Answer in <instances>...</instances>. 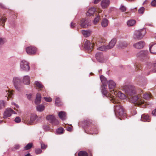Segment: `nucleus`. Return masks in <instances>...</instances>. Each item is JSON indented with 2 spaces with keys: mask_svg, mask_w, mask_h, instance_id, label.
I'll list each match as a JSON object with an SVG mask.
<instances>
[{
  "mask_svg": "<svg viewBox=\"0 0 156 156\" xmlns=\"http://www.w3.org/2000/svg\"><path fill=\"white\" fill-rule=\"evenodd\" d=\"M34 84L37 88L40 89V90H44L43 88L44 86L40 82L36 81L35 82Z\"/></svg>",
  "mask_w": 156,
  "mask_h": 156,
  "instance_id": "393cba45",
  "label": "nucleus"
},
{
  "mask_svg": "<svg viewBox=\"0 0 156 156\" xmlns=\"http://www.w3.org/2000/svg\"><path fill=\"white\" fill-rule=\"evenodd\" d=\"M42 152L40 148H37L35 149V152L37 154H41Z\"/></svg>",
  "mask_w": 156,
  "mask_h": 156,
  "instance_id": "09e8293b",
  "label": "nucleus"
},
{
  "mask_svg": "<svg viewBox=\"0 0 156 156\" xmlns=\"http://www.w3.org/2000/svg\"><path fill=\"white\" fill-rule=\"evenodd\" d=\"M128 44L126 41H121L119 43L118 45L119 47L123 48L127 47Z\"/></svg>",
  "mask_w": 156,
  "mask_h": 156,
  "instance_id": "bb28decb",
  "label": "nucleus"
},
{
  "mask_svg": "<svg viewBox=\"0 0 156 156\" xmlns=\"http://www.w3.org/2000/svg\"><path fill=\"white\" fill-rule=\"evenodd\" d=\"M146 33V30L145 28L136 30L134 32L133 37L135 39L141 40L145 36Z\"/></svg>",
  "mask_w": 156,
  "mask_h": 156,
  "instance_id": "7ed1b4c3",
  "label": "nucleus"
},
{
  "mask_svg": "<svg viewBox=\"0 0 156 156\" xmlns=\"http://www.w3.org/2000/svg\"><path fill=\"white\" fill-rule=\"evenodd\" d=\"M47 147V145H46L43 143H41V147L42 149H45Z\"/></svg>",
  "mask_w": 156,
  "mask_h": 156,
  "instance_id": "8fccbe9b",
  "label": "nucleus"
},
{
  "mask_svg": "<svg viewBox=\"0 0 156 156\" xmlns=\"http://www.w3.org/2000/svg\"><path fill=\"white\" fill-rule=\"evenodd\" d=\"M142 69V66L140 64L136 63V70H140Z\"/></svg>",
  "mask_w": 156,
  "mask_h": 156,
  "instance_id": "a18cd8bd",
  "label": "nucleus"
},
{
  "mask_svg": "<svg viewBox=\"0 0 156 156\" xmlns=\"http://www.w3.org/2000/svg\"><path fill=\"white\" fill-rule=\"evenodd\" d=\"M146 67L147 69H151L152 67L151 71L153 73L156 72V63L154 64H152L151 63H148L147 64Z\"/></svg>",
  "mask_w": 156,
  "mask_h": 156,
  "instance_id": "2eb2a0df",
  "label": "nucleus"
},
{
  "mask_svg": "<svg viewBox=\"0 0 156 156\" xmlns=\"http://www.w3.org/2000/svg\"><path fill=\"white\" fill-rule=\"evenodd\" d=\"M151 5L153 6H156V0H153L151 3Z\"/></svg>",
  "mask_w": 156,
  "mask_h": 156,
  "instance_id": "13d9d810",
  "label": "nucleus"
},
{
  "mask_svg": "<svg viewBox=\"0 0 156 156\" xmlns=\"http://www.w3.org/2000/svg\"><path fill=\"white\" fill-rule=\"evenodd\" d=\"M152 113L153 115L156 116V108L153 111Z\"/></svg>",
  "mask_w": 156,
  "mask_h": 156,
  "instance_id": "bf43d9fd",
  "label": "nucleus"
},
{
  "mask_svg": "<svg viewBox=\"0 0 156 156\" xmlns=\"http://www.w3.org/2000/svg\"><path fill=\"white\" fill-rule=\"evenodd\" d=\"M25 156H30V154L28 153L26 154V155H25Z\"/></svg>",
  "mask_w": 156,
  "mask_h": 156,
  "instance_id": "69168bd1",
  "label": "nucleus"
},
{
  "mask_svg": "<svg viewBox=\"0 0 156 156\" xmlns=\"http://www.w3.org/2000/svg\"><path fill=\"white\" fill-rule=\"evenodd\" d=\"M65 128L66 129V130L69 131H71L72 130V126L71 125L69 126L66 124H64L63 125Z\"/></svg>",
  "mask_w": 156,
  "mask_h": 156,
  "instance_id": "c9c22d12",
  "label": "nucleus"
},
{
  "mask_svg": "<svg viewBox=\"0 0 156 156\" xmlns=\"http://www.w3.org/2000/svg\"><path fill=\"white\" fill-rule=\"evenodd\" d=\"M76 25V24L73 23H71L70 26L72 28H74Z\"/></svg>",
  "mask_w": 156,
  "mask_h": 156,
  "instance_id": "052dcab7",
  "label": "nucleus"
},
{
  "mask_svg": "<svg viewBox=\"0 0 156 156\" xmlns=\"http://www.w3.org/2000/svg\"><path fill=\"white\" fill-rule=\"evenodd\" d=\"M78 155V156H86L88 155V154L85 151H81L79 152Z\"/></svg>",
  "mask_w": 156,
  "mask_h": 156,
  "instance_id": "4c0bfd02",
  "label": "nucleus"
},
{
  "mask_svg": "<svg viewBox=\"0 0 156 156\" xmlns=\"http://www.w3.org/2000/svg\"><path fill=\"white\" fill-rule=\"evenodd\" d=\"M96 10L94 8H91L89 9L88 11L87 15L88 16H90L93 15L95 12Z\"/></svg>",
  "mask_w": 156,
  "mask_h": 156,
  "instance_id": "a878e982",
  "label": "nucleus"
},
{
  "mask_svg": "<svg viewBox=\"0 0 156 156\" xmlns=\"http://www.w3.org/2000/svg\"><path fill=\"white\" fill-rule=\"evenodd\" d=\"M23 82L25 84H29L30 82L29 76H25L23 79Z\"/></svg>",
  "mask_w": 156,
  "mask_h": 156,
  "instance_id": "7c9ffc66",
  "label": "nucleus"
},
{
  "mask_svg": "<svg viewBox=\"0 0 156 156\" xmlns=\"http://www.w3.org/2000/svg\"><path fill=\"white\" fill-rule=\"evenodd\" d=\"M51 122L52 123V124L53 125L55 126L58 125L59 123L58 120L57 119H55Z\"/></svg>",
  "mask_w": 156,
  "mask_h": 156,
  "instance_id": "c03bdc74",
  "label": "nucleus"
},
{
  "mask_svg": "<svg viewBox=\"0 0 156 156\" xmlns=\"http://www.w3.org/2000/svg\"><path fill=\"white\" fill-rule=\"evenodd\" d=\"M31 98V95H29L27 96V98L29 99H30Z\"/></svg>",
  "mask_w": 156,
  "mask_h": 156,
  "instance_id": "0e129e2a",
  "label": "nucleus"
},
{
  "mask_svg": "<svg viewBox=\"0 0 156 156\" xmlns=\"http://www.w3.org/2000/svg\"><path fill=\"white\" fill-rule=\"evenodd\" d=\"M20 67L22 70L26 71H28L30 69L28 62L25 60H23L20 62Z\"/></svg>",
  "mask_w": 156,
  "mask_h": 156,
  "instance_id": "423d86ee",
  "label": "nucleus"
},
{
  "mask_svg": "<svg viewBox=\"0 0 156 156\" xmlns=\"http://www.w3.org/2000/svg\"><path fill=\"white\" fill-rule=\"evenodd\" d=\"M144 41H141L134 44L133 46L136 48L141 49L144 47Z\"/></svg>",
  "mask_w": 156,
  "mask_h": 156,
  "instance_id": "f3484780",
  "label": "nucleus"
},
{
  "mask_svg": "<svg viewBox=\"0 0 156 156\" xmlns=\"http://www.w3.org/2000/svg\"><path fill=\"white\" fill-rule=\"evenodd\" d=\"M108 20L106 19H104L102 20L101 22L102 26L104 27H105L108 25Z\"/></svg>",
  "mask_w": 156,
  "mask_h": 156,
  "instance_id": "473e14b6",
  "label": "nucleus"
},
{
  "mask_svg": "<svg viewBox=\"0 0 156 156\" xmlns=\"http://www.w3.org/2000/svg\"><path fill=\"white\" fill-rule=\"evenodd\" d=\"M117 40L115 38L112 39L109 43L108 46H106V48L107 49H109L113 48Z\"/></svg>",
  "mask_w": 156,
  "mask_h": 156,
  "instance_id": "dca6fc26",
  "label": "nucleus"
},
{
  "mask_svg": "<svg viewBox=\"0 0 156 156\" xmlns=\"http://www.w3.org/2000/svg\"><path fill=\"white\" fill-rule=\"evenodd\" d=\"M103 94L106 97H108L110 101L115 104L114 107L115 113L116 116L121 117L125 115L126 113L122 105L120 100H118L115 98V96L111 95L105 88L103 90Z\"/></svg>",
  "mask_w": 156,
  "mask_h": 156,
  "instance_id": "f03ea898",
  "label": "nucleus"
},
{
  "mask_svg": "<svg viewBox=\"0 0 156 156\" xmlns=\"http://www.w3.org/2000/svg\"><path fill=\"white\" fill-rule=\"evenodd\" d=\"M64 131L63 128L62 127H60L56 130V132L58 134H62Z\"/></svg>",
  "mask_w": 156,
  "mask_h": 156,
  "instance_id": "ea45409f",
  "label": "nucleus"
},
{
  "mask_svg": "<svg viewBox=\"0 0 156 156\" xmlns=\"http://www.w3.org/2000/svg\"><path fill=\"white\" fill-rule=\"evenodd\" d=\"M46 119L47 120L50 121L51 122L55 118V117L53 115H48L46 117Z\"/></svg>",
  "mask_w": 156,
  "mask_h": 156,
  "instance_id": "e433bc0d",
  "label": "nucleus"
},
{
  "mask_svg": "<svg viewBox=\"0 0 156 156\" xmlns=\"http://www.w3.org/2000/svg\"><path fill=\"white\" fill-rule=\"evenodd\" d=\"M154 37L156 39V34L154 35Z\"/></svg>",
  "mask_w": 156,
  "mask_h": 156,
  "instance_id": "774afa93",
  "label": "nucleus"
},
{
  "mask_svg": "<svg viewBox=\"0 0 156 156\" xmlns=\"http://www.w3.org/2000/svg\"><path fill=\"white\" fill-rule=\"evenodd\" d=\"M96 58L99 62H104L103 56L101 52H97L96 54Z\"/></svg>",
  "mask_w": 156,
  "mask_h": 156,
  "instance_id": "4468645a",
  "label": "nucleus"
},
{
  "mask_svg": "<svg viewBox=\"0 0 156 156\" xmlns=\"http://www.w3.org/2000/svg\"><path fill=\"white\" fill-rule=\"evenodd\" d=\"M143 98L145 99H148L151 98V95L150 94H145L143 95Z\"/></svg>",
  "mask_w": 156,
  "mask_h": 156,
  "instance_id": "79ce46f5",
  "label": "nucleus"
},
{
  "mask_svg": "<svg viewBox=\"0 0 156 156\" xmlns=\"http://www.w3.org/2000/svg\"><path fill=\"white\" fill-rule=\"evenodd\" d=\"M147 53L148 52L147 51H141L137 54V56L143 59L147 56Z\"/></svg>",
  "mask_w": 156,
  "mask_h": 156,
  "instance_id": "ddd939ff",
  "label": "nucleus"
},
{
  "mask_svg": "<svg viewBox=\"0 0 156 156\" xmlns=\"http://www.w3.org/2000/svg\"><path fill=\"white\" fill-rule=\"evenodd\" d=\"M115 83L113 81L111 80L109 81L108 87L111 93H110L109 92H108L107 90V91L111 95H112L113 96H114L112 94L113 93V92L115 91L114 88L115 87Z\"/></svg>",
  "mask_w": 156,
  "mask_h": 156,
  "instance_id": "6e6552de",
  "label": "nucleus"
},
{
  "mask_svg": "<svg viewBox=\"0 0 156 156\" xmlns=\"http://www.w3.org/2000/svg\"><path fill=\"white\" fill-rule=\"evenodd\" d=\"M13 82L16 89L20 90L21 87V80L18 77H15L13 79Z\"/></svg>",
  "mask_w": 156,
  "mask_h": 156,
  "instance_id": "0eeeda50",
  "label": "nucleus"
},
{
  "mask_svg": "<svg viewBox=\"0 0 156 156\" xmlns=\"http://www.w3.org/2000/svg\"><path fill=\"white\" fill-rule=\"evenodd\" d=\"M16 106V107L17 108H19V106H18V105H17L16 104H14Z\"/></svg>",
  "mask_w": 156,
  "mask_h": 156,
  "instance_id": "338daca9",
  "label": "nucleus"
},
{
  "mask_svg": "<svg viewBox=\"0 0 156 156\" xmlns=\"http://www.w3.org/2000/svg\"><path fill=\"white\" fill-rule=\"evenodd\" d=\"M81 27L83 28H86L88 26V23L85 19H83L81 20L80 23Z\"/></svg>",
  "mask_w": 156,
  "mask_h": 156,
  "instance_id": "aec40b11",
  "label": "nucleus"
},
{
  "mask_svg": "<svg viewBox=\"0 0 156 156\" xmlns=\"http://www.w3.org/2000/svg\"><path fill=\"white\" fill-rule=\"evenodd\" d=\"M149 50L152 54H156V43L151 45L150 47Z\"/></svg>",
  "mask_w": 156,
  "mask_h": 156,
  "instance_id": "412c9836",
  "label": "nucleus"
},
{
  "mask_svg": "<svg viewBox=\"0 0 156 156\" xmlns=\"http://www.w3.org/2000/svg\"><path fill=\"white\" fill-rule=\"evenodd\" d=\"M144 11V8L142 7L138 10V12L140 14H143Z\"/></svg>",
  "mask_w": 156,
  "mask_h": 156,
  "instance_id": "de8ad7c7",
  "label": "nucleus"
},
{
  "mask_svg": "<svg viewBox=\"0 0 156 156\" xmlns=\"http://www.w3.org/2000/svg\"><path fill=\"white\" fill-rule=\"evenodd\" d=\"M43 128L46 131H47L50 129V128L48 125L44 126Z\"/></svg>",
  "mask_w": 156,
  "mask_h": 156,
  "instance_id": "4d7b16f0",
  "label": "nucleus"
},
{
  "mask_svg": "<svg viewBox=\"0 0 156 156\" xmlns=\"http://www.w3.org/2000/svg\"><path fill=\"white\" fill-rule=\"evenodd\" d=\"M136 21L134 20H130L127 21V23L128 26H133L135 24Z\"/></svg>",
  "mask_w": 156,
  "mask_h": 156,
  "instance_id": "2f4dec72",
  "label": "nucleus"
},
{
  "mask_svg": "<svg viewBox=\"0 0 156 156\" xmlns=\"http://www.w3.org/2000/svg\"><path fill=\"white\" fill-rule=\"evenodd\" d=\"M36 108L37 111L39 112H42L44 110L45 107L42 105H39Z\"/></svg>",
  "mask_w": 156,
  "mask_h": 156,
  "instance_id": "f704fd0d",
  "label": "nucleus"
},
{
  "mask_svg": "<svg viewBox=\"0 0 156 156\" xmlns=\"http://www.w3.org/2000/svg\"><path fill=\"white\" fill-rule=\"evenodd\" d=\"M6 20V18L4 16L0 15V25L4 27L5 25V22Z\"/></svg>",
  "mask_w": 156,
  "mask_h": 156,
  "instance_id": "b1692460",
  "label": "nucleus"
},
{
  "mask_svg": "<svg viewBox=\"0 0 156 156\" xmlns=\"http://www.w3.org/2000/svg\"><path fill=\"white\" fill-rule=\"evenodd\" d=\"M100 78L101 79V81L102 82V83L103 84V87H102V93H103V90L105 88L106 90H107V89H106V86L105 85V78L102 75H101L100 76Z\"/></svg>",
  "mask_w": 156,
  "mask_h": 156,
  "instance_id": "cd10ccee",
  "label": "nucleus"
},
{
  "mask_svg": "<svg viewBox=\"0 0 156 156\" xmlns=\"http://www.w3.org/2000/svg\"><path fill=\"white\" fill-rule=\"evenodd\" d=\"M14 120L16 122L19 123L20 122L21 119L19 117H16Z\"/></svg>",
  "mask_w": 156,
  "mask_h": 156,
  "instance_id": "6e6d98bb",
  "label": "nucleus"
},
{
  "mask_svg": "<svg viewBox=\"0 0 156 156\" xmlns=\"http://www.w3.org/2000/svg\"><path fill=\"white\" fill-rule=\"evenodd\" d=\"M16 113L10 108H8L5 109L4 113V116L5 118L10 117L12 114Z\"/></svg>",
  "mask_w": 156,
  "mask_h": 156,
  "instance_id": "9d476101",
  "label": "nucleus"
},
{
  "mask_svg": "<svg viewBox=\"0 0 156 156\" xmlns=\"http://www.w3.org/2000/svg\"><path fill=\"white\" fill-rule=\"evenodd\" d=\"M82 33L83 34L85 37L89 36L90 34V31L89 30H82Z\"/></svg>",
  "mask_w": 156,
  "mask_h": 156,
  "instance_id": "72a5a7b5",
  "label": "nucleus"
},
{
  "mask_svg": "<svg viewBox=\"0 0 156 156\" xmlns=\"http://www.w3.org/2000/svg\"><path fill=\"white\" fill-rule=\"evenodd\" d=\"M109 0H102L101 2V5L103 9L107 8L109 5Z\"/></svg>",
  "mask_w": 156,
  "mask_h": 156,
  "instance_id": "a211bd4d",
  "label": "nucleus"
},
{
  "mask_svg": "<svg viewBox=\"0 0 156 156\" xmlns=\"http://www.w3.org/2000/svg\"><path fill=\"white\" fill-rule=\"evenodd\" d=\"M84 124L86 125L87 126H88L90 127V130L93 131L94 130L96 129V128L92 125L91 124V123L89 121L86 120L84 122Z\"/></svg>",
  "mask_w": 156,
  "mask_h": 156,
  "instance_id": "6ab92c4d",
  "label": "nucleus"
},
{
  "mask_svg": "<svg viewBox=\"0 0 156 156\" xmlns=\"http://www.w3.org/2000/svg\"><path fill=\"white\" fill-rule=\"evenodd\" d=\"M33 146L32 143H30L27 144L24 147V150H27L30 149Z\"/></svg>",
  "mask_w": 156,
  "mask_h": 156,
  "instance_id": "58836bf2",
  "label": "nucleus"
},
{
  "mask_svg": "<svg viewBox=\"0 0 156 156\" xmlns=\"http://www.w3.org/2000/svg\"><path fill=\"white\" fill-rule=\"evenodd\" d=\"M113 94L115 96L118 97L121 99H124L126 98V96L125 94L123 93H122L121 92L115 91Z\"/></svg>",
  "mask_w": 156,
  "mask_h": 156,
  "instance_id": "f8f14e48",
  "label": "nucleus"
},
{
  "mask_svg": "<svg viewBox=\"0 0 156 156\" xmlns=\"http://www.w3.org/2000/svg\"><path fill=\"white\" fill-rule=\"evenodd\" d=\"M61 101L60 99L58 98H57L55 101V105L57 106H59L60 105H61V104H60Z\"/></svg>",
  "mask_w": 156,
  "mask_h": 156,
  "instance_id": "37998d69",
  "label": "nucleus"
},
{
  "mask_svg": "<svg viewBox=\"0 0 156 156\" xmlns=\"http://www.w3.org/2000/svg\"><path fill=\"white\" fill-rule=\"evenodd\" d=\"M20 145L19 144H16L12 148V150L15 151L16 150L20 148Z\"/></svg>",
  "mask_w": 156,
  "mask_h": 156,
  "instance_id": "49530a36",
  "label": "nucleus"
},
{
  "mask_svg": "<svg viewBox=\"0 0 156 156\" xmlns=\"http://www.w3.org/2000/svg\"><path fill=\"white\" fill-rule=\"evenodd\" d=\"M5 42V39L0 38V45L3 44Z\"/></svg>",
  "mask_w": 156,
  "mask_h": 156,
  "instance_id": "5fc2aeb1",
  "label": "nucleus"
},
{
  "mask_svg": "<svg viewBox=\"0 0 156 156\" xmlns=\"http://www.w3.org/2000/svg\"><path fill=\"white\" fill-rule=\"evenodd\" d=\"M124 89L126 94L129 97V101L131 103L134 104L135 105L142 108L145 107L146 102L142 99L140 95L133 96L136 93L134 87L130 85H126L124 86Z\"/></svg>",
  "mask_w": 156,
  "mask_h": 156,
  "instance_id": "f257e3e1",
  "label": "nucleus"
},
{
  "mask_svg": "<svg viewBox=\"0 0 156 156\" xmlns=\"http://www.w3.org/2000/svg\"><path fill=\"white\" fill-rule=\"evenodd\" d=\"M96 11L98 13H101L102 12V10L101 9L98 8L97 9Z\"/></svg>",
  "mask_w": 156,
  "mask_h": 156,
  "instance_id": "680f3d73",
  "label": "nucleus"
},
{
  "mask_svg": "<svg viewBox=\"0 0 156 156\" xmlns=\"http://www.w3.org/2000/svg\"><path fill=\"white\" fill-rule=\"evenodd\" d=\"M95 44V43H91L90 41L86 40L84 41V47L88 51V53H90L93 50V47Z\"/></svg>",
  "mask_w": 156,
  "mask_h": 156,
  "instance_id": "20e7f679",
  "label": "nucleus"
},
{
  "mask_svg": "<svg viewBox=\"0 0 156 156\" xmlns=\"http://www.w3.org/2000/svg\"><path fill=\"white\" fill-rule=\"evenodd\" d=\"M5 102L3 100L0 101V110L4 108L5 106Z\"/></svg>",
  "mask_w": 156,
  "mask_h": 156,
  "instance_id": "a19ab883",
  "label": "nucleus"
},
{
  "mask_svg": "<svg viewBox=\"0 0 156 156\" xmlns=\"http://www.w3.org/2000/svg\"><path fill=\"white\" fill-rule=\"evenodd\" d=\"M141 119L144 121L149 122L151 118L147 114H143L141 116Z\"/></svg>",
  "mask_w": 156,
  "mask_h": 156,
  "instance_id": "5701e85b",
  "label": "nucleus"
},
{
  "mask_svg": "<svg viewBox=\"0 0 156 156\" xmlns=\"http://www.w3.org/2000/svg\"><path fill=\"white\" fill-rule=\"evenodd\" d=\"M41 95L40 94H37L35 100V103L36 105H38L41 102Z\"/></svg>",
  "mask_w": 156,
  "mask_h": 156,
  "instance_id": "c756f323",
  "label": "nucleus"
},
{
  "mask_svg": "<svg viewBox=\"0 0 156 156\" xmlns=\"http://www.w3.org/2000/svg\"><path fill=\"white\" fill-rule=\"evenodd\" d=\"M58 115L59 118L62 120H64L66 119V114L65 112L61 111L59 112Z\"/></svg>",
  "mask_w": 156,
  "mask_h": 156,
  "instance_id": "4be33fe9",
  "label": "nucleus"
},
{
  "mask_svg": "<svg viewBox=\"0 0 156 156\" xmlns=\"http://www.w3.org/2000/svg\"><path fill=\"white\" fill-rule=\"evenodd\" d=\"M37 50V48L34 46H30L26 48L27 53L29 55L35 54Z\"/></svg>",
  "mask_w": 156,
  "mask_h": 156,
  "instance_id": "1a4fd4ad",
  "label": "nucleus"
},
{
  "mask_svg": "<svg viewBox=\"0 0 156 156\" xmlns=\"http://www.w3.org/2000/svg\"><path fill=\"white\" fill-rule=\"evenodd\" d=\"M37 118V116L34 114L32 115L31 116L30 119V120H26L25 122L27 125H32L34 121Z\"/></svg>",
  "mask_w": 156,
  "mask_h": 156,
  "instance_id": "9b49d317",
  "label": "nucleus"
},
{
  "mask_svg": "<svg viewBox=\"0 0 156 156\" xmlns=\"http://www.w3.org/2000/svg\"><path fill=\"white\" fill-rule=\"evenodd\" d=\"M44 98L45 99V101H46L47 102H50L52 101V99L50 97H44Z\"/></svg>",
  "mask_w": 156,
  "mask_h": 156,
  "instance_id": "864d4df0",
  "label": "nucleus"
},
{
  "mask_svg": "<svg viewBox=\"0 0 156 156\" xmlns=\"http://www.w3.org/2000/svg\"><path fill=\"white\" fill-rule=\"evenodd\" d=\"M100 18V16H98L96 17L94 20V24H96V23L98 22Z\"/></svg>",
  "mask_w": 156,
  "mask_h": 156,
  "instance_id": "3c124183",
  "label": "nucleus"
},
{
  "mask_svg": "<svg viewBox=\"0 0 156 156\" xmlns=\"http://www.w3.org/2000/svg\"><path fill=\"white\" fill-rule=\"evenodd\" d=\"M105 40H101L100 41H97L95 42L96 45L99 47L97 48V49L101 51H105L106 48V46H104Z\"/></svg>",
  "mask_w": 156,
  "mask_h": 156,
  "instance_id": "39448f33",
  "label": "nucleus"
},
{
  "mask_svg": "<svg viewBox=\"0 0 156 156\" xmlns=\"http://www.w3.org/2000/svg\"><path fill=\"white\" fill-rule=\"evenodd\" d=\"M101 0H94V3L96 4L98 3Z\"/></svg>",
  "mask_w": 156,
  "mask_h": 156,
  "instance_id": "e2e57ef3",
  "label": "nucleus"
},
{
  "mask_svg": "<svg viewBox=\"0 0 156 156\" xmlns=\"http://www.w3.org/2000/svg\"><path fill=\"white\" fill-rule=\"evenodd\" d=\"M5 92L6 94H5V97H7L8 100V98H12L13 95V90L10 91L9 90H6Z\"/></svg>",
  "mask_w": 156,
  "mask_h": 156,
  "instance_id": "c85d7f7f",
  "label": "nucleus"
},
{
  "mask_svg": "<svg viewBox=\"0 0 156 156\" xmlns=\"http://www.w3.org/2000/svg\"><path fill=\"white\" fill-rule=\"evenodd\" d=\"M120 10L122 12H125L126 10V8L123 5H122L120 8Z\"/></svg>",
  "mask_w": 156,
  "mask_h": 156,
  "instance_id": "603ef678",
  "label": "nucleus"
}]
</instances>
